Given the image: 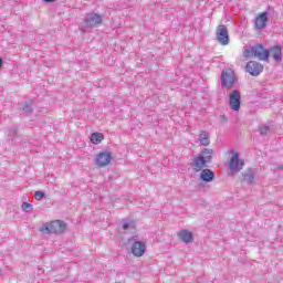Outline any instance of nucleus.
Segmentation results:
<instances>
[{"label": "nucleus", "instance_id": "39448f33", "mask_svg": "<svg viewBox=\"0 0 283 283\" xmlns=\"http://www.w3.org/2000/svg\"><path fill=\"white\" fill-rule=\"evenodd\" d=\"M128 242H133L132 253L135 258H143L147 251V244L144 241H138V237H132L128 239Z\"/></svg>", "mask_w": 283, "mask_h": 283}, {"label": "nucleus", "instance_id": "1a4fd4ad", "mask_svg": "<svg viewBox=\"0 0 283 283\" xmlns=\"http://www.w3.org/2000/svg\"><path fill=\"white\" fill-rule=\"evenodd\" d=\"M245 71L251 74V76H260L264 71V66H262L259 62L250 61L245 66Z\"/></svg>", "mask_w": 283, "mask_h": 283}, {"label": "nucleus", "instance_id": "9d476101", "mask_svg": "<svg viewBox=\"0 0 283 283\" xmlns=\"http://www.w3.org/2000/svg\"><path fill=\"white\" fill-rule=\"evenodd\" d=\"M242 178L247 185H253L258 180V170L255 168H248L242 172Z\"/></svg>", "mask_w": 283, "mask_h": 283}, {"label": "nucleus", "instance_id": "bb28decb", "mask_svg": "<svg viewBox=\"0 0 283 283\" xmlns=\"http://www.w3.org/2000/svg\"><path fill=\"white\" fill-rule=\"evenodd\" d=\"M222 118H223L224 123H227V120H228L227 117H226V116H222Z\"/></svg>", "mask_w": 283, "mask_h": 283}, {"label": "nucleus", "instance_id": "f257e3e1", "mask_svg": "<svg viewBox=\"0 0 283 283\" xmlns=\"http://www.w3.org/2000/svg\"><path fill=\"white\" fill-rule=\"evenodd\" d=\"M67 229V224L61 220L51 221L49 223H45L41 231L42 233H64V231Z\"/></svg>", "mask_w": 283, "mask_h": 283}, {"label": "nucleus", "instance_id": "6e6552de", "mask_svg": "<svg viewBox=\"0 0 283 283\" xmlns=\"http://www.w3.org/2000/svg\"><path fill=\"white\" fill-rule=\"evenodd\" d=\"M217 41L220 45H229V30L224 24H220L217 28Z\"/></svg>", "mask_w": 283, "mask_h": 283}, {"label": "nucleus", "instance_id": "4be33fe9", "mask_svg": "<svg viewBox=\"0 0 283 283\" xmlns=\"http://www.w3.org/2000/svg\"><path fill=\"white\" fill-rule=\"evenodd\" d=\"M259 132L261 134V136H266V134H269L270 128L268 125H261L259 126Z\"/></svg>", "mask_w": 283, "mask_h": 283}, {"label": "nucleus", "instance_id": "a211bd4d", "mask_svg": "<svg viewBox=\"0 0 283 283\" xmlns=\"http://www.w3.org/2000/svg\"><path fill=\"white\" fill-rule=\"evenodd\" d=\"M272 57L274 59V61H276V63H280V61H282V48L281 46H272L270 50Z\"/></svg>", "mask_w": 283, "mask_h": 283}, {"label": "nucleus", "instance_id": "20e7f679", "mask_svg": "<svg viewBox=\"0 0 283 283\" xmlns=\"http://www.w3.org/2000/svg\"><path fill=\"white\" fill-rule=\"evenodd\" d=\"M232 157L229 160L230 174H238L244 169V159H240V153L231 150Z\"/></svg>", "mask_w": 283, "mask_h": 283}, {"label": "nucleus", "instance_id": "f03ea898", "mask_svg": "<svg viewBox=\"0 0 283 283\" xmlns=\"http://www.w3.org/2000/svg\"><path fill=\"white\" fill-rule=\"evenodd\" d=\"M103 23V17L97 13H87L84 23L80 25V30L85 32L90 28H96Z\"/></svg>", "mask_w": 283, "mask_h": 283}, {"label": "nucleus", "instance_id": "9b49d317", "mask_svg": "<svg viewBox=\"0 0 283 283\" xmlns=\"http://www.w3.org/2000/svg\"><path fill=\"white\" fill-rule=\"evenodd\" d=\"M112 163V153L102 151L96 156L97 167H107Z\"/></svg>", "mask_w": 283, "mask_h": 283}, {"label": "nucleus", "instance_id": "a878e982", "mask_svg": "<svg viewBox=\"0 0 283 283\" xmlns=\"http://www.w3.org/2000/svg\"><path fill=\"white\" fill-rule=\"evenodd\" d=\"M46 3H52L53 1H56V0H44Z\"/></svg>", "mask_w": 283, "mask_h": 283}, {"label": "nucleus", "instance_id": "412c9836", "mask_svg": "<svg viewBox=\"0 0 283 283\" xmlns=\"http://www.w3.org/2000/svg\"><path fill=\"white\" fill-rule=\"evenodd\" d=\"M22 112L27 116H30V114L32 113V102H25L23 107H22Z\"/></svg>", "mask_w": 283, "mask_h": 283}, {"label": "nucleus", "instance_id": "7ed1b4c3", "mask_svg": "<svg viewBox=\"0 0 283 283\" xmlns=\"http://www.w3.org/2000/svg\"><path fill=\"white\" fill-rule=\"evenodd\" d=\"M244 56H256L260 61H269V50H264L262 44H255L251 50L244 51Z\"/></svg>", "mask_w": 283, "mask_h": 283}, {"label": "nucleus", "instance_id": "b1692460", "mask_svg": "<svg viewBox=\"0 0 283 283\" xmlns=\"http://www.w3.org/2000/svg\"><path fill=\"white\" fill-rule=\"evenodd\" d=\"M34 198H35V200H43V198H45V192H43V191H35V193H34Z\"/></svg>", "mask_w": 283, "mask_h": 283}, {"label": "nucleus", "instance_id": "f8f14e48", "mask_svg": "<svg viewBox=\"0 0 283 283\" xmlns=\"http://www.w3.org/2000/svg\"><path fill=\"white\" fill-rule=\"evenodd\" d=\"M266 23H269V12H262L255 18L254 28L256 30H264Z\"/></svg>", "mask_w": 283, "mask_h": 283}, {"label": "nucleus", "instance_id": "4468645a", "mask_svg": "<svg viewBox=\"0 0 283 283\" xmlns=\"http://www.w3.org/2000/svg\"><path fill=\"white\" fill-rule=\"evenodd\" d=\"M179 240L184 241L185 244H191V242H193V233H191V231L189 230H180L177 233Z\"/></svg>", "mask_w": 283, "mask_h": 283}, {"label": "nucleus", "instance_id": "f3484780", "mask_svg": "<svg viewBox=\"0 0 283 283\" xmlns=\"http://www.w3.org/2000/svg\"><path fill=\"white\" fill-rule=\"evenodd\" d=\"M199 156L203 158V160L209 165V163H211V159L213 158V149L203 148Z\"/></svg>", "mask_w": 283, "mask_h": 283}, {"label": "nucleus", "instance_id": "dca6fc26", "mask_svg": "<svg viewBox=\"0 0 283 283\" xmlns=\"http://www.w3.org/2000/svg\"><path fill=\"white\" fill-rule=\"evenodd\" d=\"M122 228L124 231H136V222L134 220L123 219Z\"/></svg>", "mask_w": 283, "mask_h": 283}, {"label": "nucleus", "instance_id": "6ab92c4d", "mask_svg": "<svg viewBox=\"0 0 283 283\" xmlns=\"http://www.w3.org/2000/svg\"><path fill=\"white\" fill-rule=\"evenodd\" d=\"M199 143L203 147H208V145L211 144V142L209 140V134H207V132H201V134L199 135Z\"/></svg>", "mask_w": 283, "mask_h": 283}, {"label": "nucleus", "instance_id": "cd10ccee", "mask_svg": "<svg viewBox=\"0 0 283 283\" xmlns=\"http://www.w3.org/2000/svg\"><path fill=\"white\" fill-rule=\"evenodd\" d=\"M107 63H108L107 60H105V64H106V65H107Z\"/></svg>", "mask_w": 283, "mask_h": 283}, {"label": "nucleus", "instance_id": "aec40b11", "mask_svg": "<svg viewBox=\"0 0 283 283\" xmlns=\"http://www.w3.org/2000/svg\"><path fill=\"white\" fill-rule=\"evenodd\" d=\"M103 134L101 133H93L91 135V143H93V145H99V143H103Z\"/></svg>", "mask_w": 283, "mask_h": 283}, {"label": "nucleus", "instance_id": "423d86ee", "mask_svg": "<svg viewBox=\"0 0 283 283\" xmlns=\"http://www.w3.org/2000/svg\"><path fill=\"white\" fill-rule=\"evenodd\" d=\"M235 85V72L232 69H226L221 73V87L231 90Z\"/></svg>", "mask_w": 283, "mask_h": 283}, {"label": "nucleus", "instance_id": "0eeeda50", "mask_svg": "<svg viewBox=\"0 0 283 283\" xmlns=\"http://www.w3.org/2000/svg\"><path fill=\"white\" fill-rule=\"evenodd\" d=\"M228 105L232 112H240L242 105V94L239 90H234L229 94Z\"/></svg>", "mask_w": 283, "mask_h": 283}, {"label": "nucleus", "instance_id": "393cba45", "mask_svg": "<svg viewBox=\"0 0 283 283\" xmlns=\"http://www.w3.org/2000/svg\"><path fill=\"white\" fill-rule=\"evenodd\" d=\"M9 136H11V137L17 136V130H15V128L9 129Z\"/></svg>", "mask_w": 283, "mask_h": 283}, {"label": "nucleus", "instance_id": "5701e85b", "mask_svg": "<svg viewBox=\"0 0 283 283\" xmlns=\"http://www.w3.org/2000/svg\"><path fill=\"white\" fill-rule=\"evenodd\" d=\"M32 209L34 208L31 203H28V202L22 203V211H25V213H30Z\"/></svg>", "mask_w": 283, "mask_h": 283}, {"label": "nucleus", "instance_id": "2eb2a0df", "mask_svg": "<svg viewBox=\"0 0 283 283\" xmlns=\"http://www.w3.org/2000/svg\"><path fill=\"white\" fill-rule=\"evenodd\" d=\"M207 161L200 155L193 158L192 167L195 171H202L203 168L207 167Z\"/></svg>", "mask_w": 283, "mask_h": 283}, {"label": "nucleus", "instance_id": "ddd939ff", "mask_svg": "<svg viewBox=\"0 0 283 283\" xmlns=\"http://www.w3.org/2000/svg\"><path fill=\"white\" fill-rule=\"evenodd\" d=\"M200 179L203 182H213V180H216V172H213V170H211L209 168H206V169L201 170Z\"/></svg>", "mask_w": 283, "mask_h": 283}]
</instances>
